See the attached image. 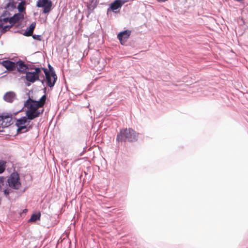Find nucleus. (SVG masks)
Wrapping results in <instances>:
<instances>
[{"label": "nucleus", "instance_id": "obj_1", "mask_svg": "<svg viewBox=\"0 0 248 248\" xmlns=\"http://www.w3.org/2000/svg\"><path fill=\"white\" fill-rule=\"evenodd\" d=\"M46 99V95H44L38 101H34L29 98L25 102L24 105L27 108V110L26 112V115L29 120H32L34 118L39 117L41 112L38 110V109L39 108H42L44 106L45 104ZM43 109L41 113H43Z\"/></svg>", "mask_w": 248, "mask_h": 248}, {"label": "nucleus", "instance_id": "obj_2", "mask_svg": "<svg viewBox=\"0 0 248 248\" xmlns=\"http://www.w3.org/2000/svg\"><path fill=\"white\" fill-rule=\"evenodd\" d=\"M138 136L136 132L132 128H124L120 130L117 135L116 141L119 142H133L136 141Z\"/></svg>", "mask_w": 248, "mask_h": 248}, {"label": "nucleus", "instance_id": "obj_3", "mask_svg": "<svg viewBox=\"0 0 248 248\" xmlns=\"http://www.w3.org/2000/svg\"><path fill=\"white\" fill-rule=\"evenodd\" d=\"M7 182L9 186L15 189H19L21 186L19 176L17 172L12 173L8 178Z\"/></svg>", "mask_w": 248, "mask_h": 248}, {"label": "nucleus", "instance_id": "obj_4", "mask_svg": "<svg viewBox=\"0 0 248 248\" xmlns=\"http://www.w3.org/2000/svg\"><path fill=\"white\" fill-rule=\"evenodd\" d=\"M27 117H22L21 118L16 120V125L18 127L17 132H27L31 129L32 126L30 125L29 127H27L25 124L26 123L29 124L30 121H28Z\"/></svg>", "mask_w": 248, "mask_h": 248}, {"label": "nucleus", "instance_id": "obj_5", "mask_svg": "<svg viewBox=\"0 0 248 248\" xmlns=\"http://www.w3.org/2000/svg\"><path fill=\"white\" fill-rule=\"evenodd\" d=\"M43 69L46 75L47 86L50 88L53 87L57 78L55 72L52 71L49 72L46 68H43Z\"/></svg>", "mask_w": 248, "mask_h": 248}, {"label": "nucleus", "instance_id": "obj_6", "mask_svg": "<svg viewBox=\"0 0 248 248\" xmlns=\"http://www.w3.org/2000/svg\"><path fill=\"white\" fill-rule=\"evenodd\" d=\"M34 72H26V80L31 83L39 80V74L41 73V69L40 68H35Z\"/></svg>", "mask_w": 248, "mask_h": 248}, {"label": "nucleus", "instance_id": "obj_7", "mask_svg": "<svg viewBox=\"0 0 248 248\" xmlns=\"http://www.w3.org/2000/svg\"><path fill=\"white\" fill-rule=\"evenodd\" d=\"M52 2L51 0H38L36 3L37 7L43 8V13L46 14L51 10Z\"/></svg>", "mask_w": 248, "mask_h": 248}, {"label": "nucleus", "instance_id": "obj_8", "mask_svg": "<svg viewBox=\"0 0 248 248\" xmlns=\"http://www.w3.org/2000/svg\"><path fill=\"white\" fill-rule=\"evenodd\" d=\"M131 34V31L129 30H125L122 32H120L117 37L121 42V44L123 45L125 42L126 40L129 38Z\"/></svg>", "mask_w": 248, "mask_h": 248}, {"label": "nucleus", "instance_id": "obj_9", "mask_svg": "<svg viewBox=\"0 0 248 248\" xmlns=\"http://www.w3.org/2000/svg\"><path fill=\"white\" fill-rule=\"evenodd\" d=\"M0 63L9 71H13L16 68V63L10 61H3Z\"/></svg>", "mask_w": 248, "mask_h": 248}, {"label": "nucleus", "instance_id": "obj_10", "mask_svg": "<svg viewBox=\"0 0 248 248\" xmlns=\"http://www.w3.org/2000/svg\"><path fill=\"white\" fill-rule=\"evenodd\" d=\"M12 116L10 115H2L0 116V122L3 127H7L11 124Z\"/></svg>", "mask_w": 248, "mask_h": 248}, {"label": "nucleus", "instance_id": "obj_11", "mask_svg": "<svg viewBox=\"0 0 248 248\" xmlns=\"http://www.w3.org/2000/svg\"><path fill=\"white\" fill-rule=\"evenodd\" d=\"M16 68L18 72L21 73H25L28 69V66L25 64L24 62L22 61H19L16 63Z\"/></svg>", "mask_w": 248, "mask_h": 248}, {"label": "nucleus", "instance_id": "obj_12", "mask_svg": "<svg viewBox=\"0 0 248 248\" xmlns=\"http://www.w3.org/2000/svg\"><path fill=\"white\" fill-rule=\"evenodd\" d=\"M24 18V15L22 13H17L10 17L9 23L12 25Z\"/></svg>", "mask_w": 248, "mask_h": 248}, {"label": "nucleus", "instance_id": "obj_13", "mask_svg": "<svg viewBox=\"0 0 248 248\" xmlns=\"http://www.w3.org/2000/svg\"><path fill=\"white\" fill-rule=\"evenodd\" d=\"M16 94L14 92H7L3 96V99L9 103H12L15 99Z\"/></svg>", "mask_w": 248, "mask_h": 248}, {"label": "nucleus", "instance_id": "obj_14", "mask_svg": "<svg viewBox=\"0 0 248 248\" xmlns=\"http://www.w3.org/2000/svg\"><path fill=\"white\" fill-rule=\"evenodd\" d=\"M36 23L35 22L32 23L28 28L27 29L24 35L26 36H30L32 35L33 31L35 29Z\"/></svg>", "mask_w": 248, "mask_h": 248}, {"label": "nucleus", "instance_id": "obj_15", "mask_svg": "<svg viewBox=\"0 0 248 248\" xmlns=\"http://www.w3.org/2000/svg\"><path fill=\"white\" fill-rule=\"evenodd\" d=\"M123 5L122 3H120L118 0H115L110 5L109 8L112 11H115V10H117L119 8H121V7Z\"/></svg>", "mask_w": 248, "mask_h": 248}, {"label": "nucleus", "instance_id": "obj_16", "mask_svg": "<svg viewBox=\"0 0 248 248\" xmlns=\"http://www.w3.org/2000/svg\"><path fill=\"white\" fill-rule=\"evenodd\" d=\"M25 4L26 2L25 1H22L19 3V4L17 6V9L19 12L22 13L25 10Z\"/></svg>", "mask_w": 248, "mask_h": 248}, {"label": "nucleus", "instance_id": "obj_17", "mask_svg": "<svg viewBox=\"0 0 248 248\" xmlns=\"http://www.w3.org/2000/svg\"><path fill=\"white\" fill-rule=\"evenodd\" d=\"M41 215L39 214H33L31 216L30 219L29 220V222H34L37 220H40Z\"/></svg>", "mask_w": 248, "mask_h": 248}, {"label": "nucleus", "instance_id": "obj_18", "mask_svg": "<svg viewBox=\"0 0 248 248\" xmlns=\"http://www.w3.org/2000/svg\"><path fill=\"white\" fill-rule=\"evenodd\" d=\"M6 162L0 160V173H2L5 170Z\"/></svg>", "mask_w": 248, "mask_h": 248}, {"label": "nucleus", "instance_id": "obj_19", "mask_svg": "<svg viewBox=\"0 0 248 248\" xmlns=\"http://www.w3.org/2000/svg\"><path fill=\"white\" fill-rule=\"evenodd\" d=\"M0 20H1V22L2 23V25H3L4 24H6L7 22L9 23L10 18H8V17L2 18V17H0Z\"/></svg>", "mask_w": 248, "mask_h": 248}, {"label": "nucleus", "instance_id": "obj_20", "mask_svg": "<svg viewBox=\"0 0 248 248\" xmlns=\"http://www.w3.org/2000/svg\"><path fill=\"white\" fill-rule=\"evenodd\" d=\"M12 26L13 25L10 24V25L4 26L3 27L2 26L1 28H2V31L4 32H5V31H7L10 28H11Z\"/></svg>", "mask_w": 248, "mask_h": 248}, {"label": "nucleus", "instance_id": "obj_21", "mask_svg": "<svg viewBox=\"0 0 248 248\" xmlns=\"http://www.w3.org/2000/svg\"><path fill=\"white\" fill-rule=\"evenodd\" d=\"M32 37L33 39L38 41H41L42 39L41 36L39 35H32Z\"/></svg>", "mask_w": 248, "mask_h": 248}, {"label": "nucleus", "instance_id": "obj_22", "mask_svg": "<svg viewBox=\"0 0 248 248\" xmlns=\"http://www.w3.org/2000/svg\"><path fill=\"white\" fill-rule=\"evenodd\" d=\"M9 193V189H6L4 190V194L5 195L7 196Z\"/></svg>", "mask_w": 248, "mask_h": 248}, {"label": "nucleus", "instance_id": "obj_23", "mask_svg": "<svg viewBox=\"0 0 248 248\" xmlns=\"http://www.w3.org/2000/svg\"><path fill=\"white\" fill-rule=\"evenodd\" d=\"M157 1L158 2H165V1H167L168 0H157Z\"/></svg>", "mask_w": 248, "mask_h": 248}, {"label": "nucleus", "instance_id": "obj_24", "mask_svg": "<svg viewBox=\"0 0 248 248\" xmlns=\"http://www.w3.org/2000/svg\"><path fill=\"white\" fill-rule=\"evenodd\" d=\"M2 27V23L1 22V20H0V28H1Z\"/></svg>", "mask_w": 248, "mask_h": 248}, {"label": "nucleus", "instance_id": "obj_25", "mask_svg": "<svg viewBox=\"0 0 248 248\" xmlns=\"http://www.w3.org/2000/svg\"><path fill=\"white\" fill-rule=\"evenodd\" d=\"M98 62V60H94V62Z\"/></svg>", "mask_w": 248, "mask_h": 248}, {"label": "nucleus", "instance_id": "obj_26", "mask_svg": "<svg viewBox=\"0 0 248 248\" xmlns=\"http://www.w3.org/2000/svg\"><path fill=\"white\" fill-rule=\"evenodd\" d=\"M91 60L92 61H93V58H91Z\"/></svg>", "mask_w": 248, "mask_h": 248}]
</instances>
